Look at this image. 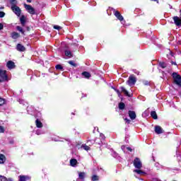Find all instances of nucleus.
Instances as JSON below:
<instances>
[{
  "instance_id": "1",
  "label": "nucleus",
  "mask_w": 181,
  "mask_h": 181,
  "mask_svg": "<svg viewBox=\"0 0 181 181\" xmlns=\"http://www.w3.org/2000/svg\"><path fill=\"white\" fill-rule=\"evenodd\" d=\"M133 165L136 170H134V173L137 175H146V173L142 169V162L139 158H136L133 161Z\"/></svg>"
},
{
  "instance_id": "2",
  "label": "nucleus",
  "mask_w": 181,
  "mask_h": 181,
  "mask_svg": "<svg viewBox=\"0 0 181 181\" xmlns=\"http://www.w3.org/2000/svg\"><path fill=\"white\" fill-rule=\"evenodd\" d=\"M173 78L174 79V83L181 87V76L177 74L176 72L173 73Z\"/></svg>"
},
{
  "instance_id": "3",
  "label": "nucleus",
  "mask_w": 181,
  "mask_h": 181,
  "mask_svg": "<svg viewBox=\"0 0 181 181\" xmlns=\"http://www.w3.org/2000/svg\"><path fill=\"white\" fill-rule=\"evenodd\" d=\"M11 11L16 16H21V13H22V10L18 6H11Z\"/></svg>"
},
{
  "instance_id": "4",
  "label": "nucleus",
  "mask_w": 181,
  "mask_h": 181,
  "mask_svg": "<svg viewBox=\"0 0 181 181\" xmlns=\"http://www.w3.org/2000/svg\"><path fill=\"white\" fill-rule=\"evenodd\" d=\"M2 81H8V75H6V71L0 70V83Z\"/></svg>"
},
{
  "instance_id": "5",
  "label": "nucleus",
  "mask_w": 181,
  "mask_h": 181,
  "mask_svg": "<svg viewBox=\"0 0 181 181\" xmlns=\"http://www.w3.org/2000/svg\"><path fill=\"white\" fill-rule=\"evenodd\" d=\"M24 6L28 13H30V15H36V11H35V8L32 7V6L29 4H24Z\"/></svg>"
},
{
  "instance_id": "6",
  "label": "nucleus",
  "mask_w": 181,
  "mask_h": 181,
  "mask_svg": "<svg viewBox=\"0 0 181 181\" xmlns=\"http://www.w3.org/2000/svg\"><path fill=\"white\" fill-rule=\"evenodd\" d=\"M114 15L119 21H120L122 25L125 23V21H124V17L122 16V15H121L119 11L114 10Z\"/></svg>"
},
{
  "instance_id": "7",
  "label": "nucleus",
  "mask_w": 181,
  "mask_h": 181,
  "mask_svg": "<svg viewBox=\"0 0 181 181\" xmlns=\"http://www.w3.org/2000/svg\"><path fill=\"white\" fill-rule=\"evenodd\" d=\"M136 83V78L132 76L129 77V80L127 81V84L130 86V87L132 86H135Z\"/></svg>"
},
{
  "instance_id": "8",
  "label": "nucleus",
  "mask_w": 181,
  "mask_h": 181,
  "mask_svg": "<svg viewBox=\"0 0 181 181\" xmlns=\"http://www.w3.org/2000/svg\"><path fill=\"white\" fill-rule=\"evenodd\" d=\"M79 180L84 181L87 174L85 172H78Z\"/></svg>"
},
{
  "instance_id": "9",
  "label": "nucleus",
  "mask_w": 181,
  "mask_h": 181,
  "mask_svg": "<svg viewBox=\"0 0 181 181\" xmlns=\"http://www.w3.org/2000/svg\"><path fill=\"white\" fill-rule=\"evenodd\" d=\"M175 25H176V26H180L181 25V18H179L177 16H174L173 18Z\"/></svg>"
},
{
  "instance_id": "10",
  "label": "nucleus",
  "mask_w": 181,
  "mask_h": 181,
  "mask_svg": "<svg viewBox=\"0 0 181 181\" xmlns=\"http://www.w3.org/2000/svg\"><path fill=\"white\" fill-rule=\"evenodd\" d=\"M129 117L131 119L134 120L136 118V113L134 111L129 110L128 112Z\"/></svg>"
},
{
  "instance_id": "11",
  "label": "nucleus",
  "mask_w": 181,
  "mask_h": 181,
  "mask_svg": "<svg viewBox=\"0 0 181 181\" xmlns=\"http://www.w3.org/2000/svg\"><path fill=\"white\" fill-rule=\"evenodd\" d=\"M155 132L159 135L160 134H163V129L160 126H156Z\"/></svg>"
},
{
  "instance_id": "12",
  "label": "nucleus",
  "mask_w": 181,
  "mask_h": 181,
  "mask_svg": "<svg viewBox=\"0 0 181 181\" xmlns=\"http://www.w3.org/2000/svg\"><path fill=\"white\" fill-rule=\"evenodd\" d=\"M6 66L9 70H12L15 67V62L12 61H8L6 64Z\"/></svg>"
},
{
  "instance_id": "13",
  "label": "nucleus",
  "mask_w": 181,
  "mask_h": 181,
  "mask_svg": "<svg viewBox=\"0 0 181 181\" xmlns=\"http://www.w3.org/2000/svg\"><path fill=\"white\" fill-rule=\"evenodd\" d=\"M16 49L18 52H25L26 50V48L21 44H18L16 46Z\"/></svg>"
},
{
  "instance_id": "14",
  "label": "nucleus",
  "mask_w": 181,
  "mask_h": 181,
  "mask_svg": "<svg viewBox=\"0 0 181 181\" xmlns=\"http://www.w3.org/2000/svg\"><path fill=\"white\" fill-rule=\"evenodd\" d=\"M20 22H21L22 26H25V25H26V16H21L20 17Z\"/></svg>"
},
{
  "instance_id": "15",
  "label": "nucleus",
  "mask_w": 181,
  "mask_h": 181,
  "mask_svg": "<svg viewBox=\"0 0 181 181\" xmlns=\"http://www.w3.org/2000/svg\"><path fill=\"white\" fill-rule=\"evenodd\" d=\"M6 161V157H5V155L0 154V165H4Z\"/></svg>"
},
{
  "instance_id": "16",
  "label": "nucleus",
  "mask_w": 181,
  "mask_h": 181,
  "mask_svg": "<svg viewBox=\"0 0 181 181\" xmlns=\"http://www.w3.org/2000/svg\"><path fill=\"white\" fill-rule=\"evenodd\" d=\"M35 125L37 128H43V123H42V122L39 120V119H37L35 120Z\"/></svg>"
},
{
  "instance_id": "17",
  "label": "nucleus",
  "mask_w": 181,
  "mask_h": 181,
  "mask_svg": "<svg viewBox=\"0 0 181 181\" xmlns=\"http://www.w3.org/2000/svg\"><path fill=\"white\" fill-rule=\"evenodd\" d=\"M122 93H124V95H127V97H131V95H129V93H128V90L125 89L124 86L120 87Z\"/></svg>"
},
{
  "instance_id": "18",
  "label": "nucleus",
  "mask_w": 181,
  "mask_h": 181,
  "mask_svg": "<svg viewBox=\"0 0 181 181\" xmlns=\"http://www.w3.org/2000/svg\"><path fill=\"white\" fill-rule=\"evenodd\" d=\"M11 37H12V39H18V38L21 37V35H19V33H18L16 32H13L11 33Z\"/></svg>"
},
{
  "instance_id": "19",
  "label": "nucleus",
  "mask_w": 181,
  "mask_h": 181,
  "mask_svg": "<svg viewBox=\"0 0 181 181\" xmlns=\"http://www.w3.org/2000/svg\"><path fill=\"white\" fill-rule=\"evenodd\" d=\"M64 53H65V56H66V57H69V59H71V57H73V54L71 53V51L65 50Z\"/></svg>"
},
{
  "instance_id": "20",
  "label": "nucleus",
  "mask_w": 181,
  "mask_h": 181,
  "mask_svg": "<svg viewBox=\"0 0 181 181\" xmlns=\"http://www.w3.org/2000/svg\"><path fill=\"white\" fill-rule=\"evenodd\" d=\"M82 76L85 77V78H90L91 77V74L87 71H84L82 73Z\"/></svg>"
},
{
  "instance_id": "21",
  "label": "nucleus",
  "mask_w": 181,
  "mask_h": 181,
  "mask_svg": "<svg viewBox=\"0 0 181 181\" xmlns=\"http://www.w3.org/2000/svg\"><path fill=\"white\" fill-rule=\"evenodd\" d=\"M70 165L74 168L77 165V160L76 159H71L70 160Z\"/></svg>"
},
{
  "instance_id": "22",
  "label": "nucleus",
  "mask_w": 181,
  "mask_h": 181,
  "mask_svg": "<svg viewBox=\"0 0 181 181\" xmlns=\"http://www.w3.org/2000/svg\"><path fill=\"white\" fill-rule=\"evenodd\" d=\"M151 116L152 117V118H153V119H158V115L156 114V112L151 111Z\"/></svg>"
},
{
  "instance_id": "23",
  "label": "nucleus",
  "mask_w": 181,
  "mask_h": 181,
  "mask_svg": "<svg viewBox=\"0 0 181 181\" xmlns=\"http://www.w3.org/2000/svg\"><path fill=\"white\" fill-rule=\"evenodd\" d=\"M10 4H11V6H16L18 1L16 0H10Z\"/></svg>"
},
{
  "instance_id": "24",
  "label": "nucleus",
  "mask_w": 181,
  "mask_h": 181,
  "mask_svg": "<svg viewBox=\"0 0 181 181\" xmlns=\"http://www.w3.org/2000/svg\"><path fill=\"white\" fill-rule=\"evenodd\" d=\"M57 70H61V71H63V70H64V69H63V66L60 64H57L55 66Z\"/></svg>"
},
{
  "instance_id": "25",
  "label": "nucleus",
  "mask_w": 181,
  "mask_h": 181,
  "mask_svg": "<svg viewBox=\"0 0 181 181\" xmlns=\"http://www.w3.org/2000/svg\"><path fill=\"white\" fill-rule=\"evenodd\" d=\"M27 179H28V176L20 175L19 181H26Z\"/></svg>"
},
{
  "instance_id": "26",
  "label": "nucleus",
  "mask_w": 181,
  "mask_h": 181,
  "mask_svg": "<svg viewBox=\"0 0 181 181\" xmlns=\"http://www.w3.org/2000/svg\"><path fill=\"white\" fill-rule=\"evenodd\" d=\"M81 148H83V149H84V151H90V146H88L86 144H83L81 146Z\"/></svg>"
},
{
  "instance_id": "27",
  "label": "nucleus",
  "mask_w": 181,
  "mask_h": 181,
  "mask_svg": "<svg viewBox=\"0 0 181 181\" xmlns=\"http://www.w3.org/2000/svg\"><path fill=\"white\" fill-rule=\"evenodd\" d=\"M159 66L160 67H161V69H166V63L165 62H160L159 63Z\"/></svg>"
},
{
  "instance_id": "28",
  "label": "nucleus",
  "mask_w": 181,
  "mask_h": 181,
  "mask_svg": "<svg viewBox=\"0 0 181 181\" xmlns=\"http://www.w3.org/2000/svg\"><path fill=\"white\" fill-rule=\"evenodd\" d=\"M17 30H18V32H21V33L24 34L25 31H23V28H22V27L21 26H17L16 27Z\"/></svg>"
},
{
  "instance_id": "29",
  "label": "nucleus",
  "mask_w": 181,
  "mask_h": 181,
  "mask_svg": "<svg viewBox=\"0 0 181 181\" xmlns=\"http://www.w3.org/2000/svg\"><path fill=\"white\" fill-rule=\"evenodd\" d=\"M69 64L73 66L74 67H77V64L74 62V61H69L68 62Z\"/></svg>"
},
{
  "instance_id": "30",
  "label": "nucleus",
  "mask_w": 181,
  "mask_h": 181,
  "mask_svg": "<svg viewBox=\"0 0 181 181\" xmlns=\"http://www.w3.org/2000/svg\"><path fill=\"white\" fill-rule=\"evenodd\" d=\"M99 179H100V177L98 175H94L92 176L91 180H92V181H98Z\"/></svg>"
},
{
  "instance_id": "31",
  "label": "nucleus",
  "mask_w": 181,
  "mask_h": 181,
  "mask_svg": "<svg viewBox=\"0 0 181 181\" xmlns=\"http://www.w3.org/2000/svg\"><path fill=\"white\" fill-rule=\"evenodd\" d=\"M119 108L120 110H124V108H125V104L124 103H120L119 104Z\"/></svg>"
},
{
  "instance_id": "32",
  "label": "nucleus",
  "mask_w": 181,
  "mask_h": 181,
  "mask_svg": "<svg viewBox=\"0 0 181 181\" xmlns=\"http://www.w3.org/2000/svg\"><path fill=\"white\" fill-rule=\"evenodd\" d=\"M5 104V99L0 98V105H4Z\"/></svg>"
},
{
  "instance_id": "33",
  "label": "nucleus",
  "mask_w": 181,
  "mask_h": 181,
  "mask_svg": "<svg viewBox=\"0 0 181 181\" xmlns=\"http://www.w3.org/2000/svg\"><path fill=\"white\" fill-rule=\"evenodd\" d=\"M0 181H6V177L0 175Z\"/></svg>"
},
{
  "instance_id": "34",
  "label": "nucleus",
  "mask_w": 181,
  "mask_h": 181,
  "mask_svg": "<svg viewBox=\"0 0 181 181\" xmlns=\"http://www.w3.org/2000/svg\"><path fill=\"white\" fill-rule=\"evenodd\" d=\"M114 89H115V91H116V93H117L118 97H121V92H119V90L116 88H114Z\"/></svg>"
},
{
  "instance_id": "35",
  "label": "nucleus",
  "mask_w": 181,
  "mask_h": 181,
  "mask_svg": "<svg viewBox=\"0 0 181 181\" xmlns=\"http://www.w3.org/2000/svg\"><path fill=\"white\" fill-rule=\"evenodd\" d=\"M5 132V128H4V127L0 126V134H2Z\"/></svg>"
},
{
  "instance_id": "36",
  "label": "nucleus",
  "mask_w": 181,
  "mask_h": 181,
  "mask_svg": "<svg viewBox=\"0 0 181 181\" xmlns=\"http://www.w3.org/2000/svg\"><path fill=\"white\" fill-rule=\"evenodd\" d=\"M54 29H56L57 30H60V29H62V27L59 25H54Z\"/></svg>"
},
{
  "instance_id": "37",
  "label": "nucleus",
  "mask_w": 181,
  "mask_h": 181,
  "mask_svg": "<svg viewBox=\"0 0 181 181\" xmlns=\"http://www.w3.org/2000/svg\"><path fill=\"white\" fill-rule=\"evenodd\" d=\"M5 16V12L0 11V18H4Z\"/></svg>"
},
{
  "instance_id": "38",
  "label": "nucleus",
  "mask_w": 181,
  "mask_h": 181,
  "mask_svg": "<svg viewBox=\"0 0 181 181\" xmlns=\"http://www.w3.org/2000/svg\"><path fill=\"white\" fill-rule=\"evenodd\" d=\"M100 136L101 139H103V141H104V139H105V136H104V134L103 133H100Z\"/></svg>"
},
{
  "instance_id": "39",
  "label": "nucleus",
  "mask_w": 181,
  "mask_h": 181,
  "mask_svg": "<svg viewBox=\"0 0 181 181\" xmlns=\"http://www.w3.org/2000/svg\"><path fill=\"white\" fill-rule=\"evenodd\" d=\"M124 121H126L127 124H131V119H129L128 118H125Z\"/></svg>"
},
{
  "instance_id": "40",
  "label": "nucleus",
  "mask_w": 181,
  "mask_h": 181,
  "mask_svg": "<svg viewBox=\"0 0 181 181\" xmlns=\"http://www.w3.org/2000/svg\"><path fill=\"white\" fill-rule=\"evenodd\" d=\"M144 86H149V82L148 81L144 83Z\"/></svg>"
},
{
  "instance_id": "41",
  "label": "nucleus",
  "mask_w": 181,
  "mask_h": 181,
  "mask_svg": "<svg viewBox=\"0 0 181 181\" xmlns=\"http://www.w3.org/2000/svg\"><path fill=\"white\" fill-rule=\"evenodd\" d=\"M4 29V25L2 23H0V30H2Z\"/></svg>"
},
{
  "instance_id": "42",
  "label": "nucleus",
  "mask_w": 181,
  "mask_h": 181,
  "mask_svg": "<svg viewBox=\"0 0 181 181\" xmlns=\"http://www.w3.org/2000/svg\"><path fill=\"white\" fill-rule=\"evenodd\" d=\"M37 135H42V132L37 131L36 132Z\"/></svg>"
},
{
  "instance_id": "43",
  "label": "nucleus",
  "mask_w": 181,
  "mask_h": 181,
  "mask_svg": "<svg viewBox=\"0 0 181 181\" xmlns=\"http://www.w3.org/2000/svg\"><path fill=\"white\" fill-rule=\"evenodd\" d=\"M153 181H160L158 178H153Z\"/></svg>"
},
{
  "instance_id": "44",
  "label": "nucleus",
  "mask_w": 181,
  "mask_h": 181,
  "mask_svg": "<svg viewBox=\"0 0 181 181\" xmlns=\"http://www.w3.org/2000/svg\"><path fill=\"white\" fill-rule=\"evenodd\" d=\"M127 151H130V152H132V148H131L130 147H127Z\"/></svg>"
},
{
  "instance_id": "45",
  "label": "nucleus",
  "mask_w": 181,
  "mask_h": 181,
  "mask_svg": "<svg viewBox=\"0 0 181 181\" xmlns=\"http://www.w3.org/2000/svg\"><path fill=\"white\" fill-rule=\"evenodd\" d=\"M6 181H13V180L12 178H6Z\"/></svg>"
},
{
  "instance_id": "46",
  "label": "nucleus",
  "mask_w": 181,
  "mask_h": 181,
  "mask_svg": "<svg viewBox=\"0 0 181 181\" xmlns=\"http://www.w3.org/2000/svg\"><path fill=\"white\" fill-rule=\"evenodd\" d=\"M113 156H114V158H117V153L114 152V153H113Z\"/></svg>"
},
{
  "instance_id": "47",
  "label": "nucleus",
  "mask_w": 181,
  "mask_h": 181,
  "mask_svg": "<svg viewBox=\"0 0 181 181\" xmlns=\"http://www.w3.org/2000/svg\"><path fill=\"white\" fill-rule=\"evenodd\" d=\"M170 56L173 57V52H172V51H170Z\"/></svg>"
},
{
  "instance_id": "48",
  "label": "nucleus",
  "mask_w": 181,
  "mask_h": 181,
  "mask_svg": "<svg viewBox=\"0 0 181 181\" xmlns=\"http://www.w3.org/2000/svg\"><path fill=\"white\" fill-rule=\"evenodd\" d=\"M19 103H20V104H23V100H19Z\"/></svg>"
},
{
  "instance_id": "49",
  "label": "nucleus",
  "mask_w": 181,
  "mask_h": 181,
  "mask_svg": "<svg viewBox=\"0 0 181 181\" xmlns=\"http://www.w3.org/2000/svg\"><path fill=\"white\" fill-rule=\"evenodd\" d=\"M171 64H174L175 66H176V62H171Z\"/></svg>"
},
{
  "instance_id": "50",
  "label": "nucleus",
  "mask_w": 181,
  "mask_h": 181,
  "mask_svg": "<svg viewBox=\"0 0 181 181\" xmlns=\"http://www.w3.org/2000/svg\"><path fill=\"white\" fill-rule=\"evenodd\" d=\"M27 2H28L29 4H30V2H32V0H26Z\"/></svg>"
},
{
  "instance_id": "51",
  "label": "nucleus",
  "mask_w": 181,
  "mask_h": 181,
  "mask_svg": "<svg viewBox=\"0 0 181 181\" xmlns=\"http://www.w3.org/2000/svg\"><path fill=\"white\" fill-rule=\"evenodd\" d=\"M122 149H125V146H122Z\"/></svg>"
}]
</instances>
